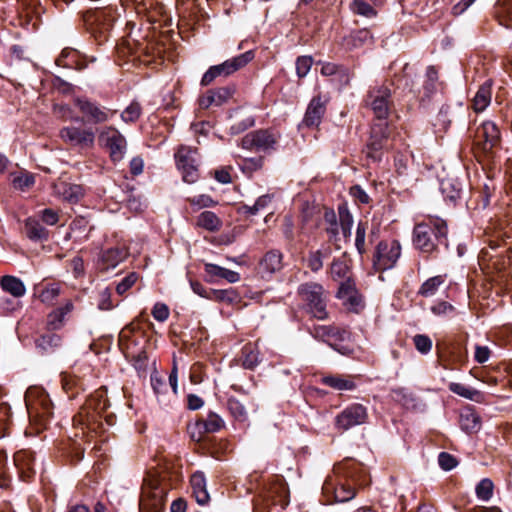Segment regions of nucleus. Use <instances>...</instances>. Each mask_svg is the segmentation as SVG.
Returning <instances> with one entry per match:
<instances>
[{"instance_id": "obj_1", "label": "nucleus", "mask_w": 512, "mask_h": 512, "mask_svg": "<svg viewBox=\"0 0 512 512\" xmlns=\"http://www.w3.org/2000/svg\"><path fill=\"white\" fill-rule=\"evenodd\" d=\"M255 480L257 497L254 500V512H282L290 502V493L285 479L280 475H272L266 480Z\"/></svg>"}, {"instance_id": "obj_2", "label": "nucleus", "mask_w": 512, "mask_h": 512, "mask_svg": "<svg viewBox=\"0 0 512 512\" xmlns=\"http://www.w3.org/2000/svg\"><path fill=\"white\" fill-rule=\"evenodd\" d=\"M355 485L364 486L348 472L346 464L334 467L333 474L328 475L322 486V494L327 503L348 502L356 495Z\"/></svg>"}, {"instance_id": "obj_3", "label": "nucleus", "mask_w": 512, "mask_h": 512, "mask_svg": "<svg viewBox=\"0 0 512 512\" xmlns=\"http://www.w3.org/2000/svg\"><path fill=\"white\" fill-rule=\"evenodd\" d=\"M448 227L439 217H428L426 222L418 223L413 229V244L422 253L432 254L439 245L447 247Z\"/></svg>"}, {"instance_id": "obj_4", "label": "nucleus", "mask_w": 512, "mask_h": 512, "mask_svg": "<svg viewBox=\"0 0 512 512\" xmlns=\"http://www.w3.org/2000/svg\"><path fill=\"white\" fill-rule=\"evenodd\" d=\"M166 493L167 486L156 475H148L142 484L139 512H163Z\"/></svg>"}, {"instance_id": "obj_5", "label": "nucleus", "mask_w": 512, "mask_h": 512, "mask_svg": "<svg viewBox=\"0 0 512 512\" xmlns=\"http://www.w3.org/2000/svg\"><path fill=\"white\" fill-rule=\"evenodd\" d=\"M108 406L109 404L107 399L104 397V393L97 391L89 397L85 405L81 407L78 414L73 417L74 427H80L83 431V435L85 434V428L95 431L98 419L106 411Z\"/></svg>"}, {"instance_id": "obj_6", "label": "nucleus", "mask_w": 512, "mask_h": 512, "mask_svg": "<svg viewBox=\"0 0 512 512\" xmlns=\"http://www.w3.org/2000/svg\"><path fill=\"white\" fill-rule=\"evenodd\" d=\"M298 295L311 316L318 320L328 318L327 293L321 284L316 282L301 284L298 287Z\"/></svg>"}, {"instance_id": "obj_7", "label": "nucleus", "mask_w": 512, "mask_h": 512, "mask_svg": "<svg viewBox=\"0 0 512 512\" xmlns=\"http://www.w3.org/2000/svg\"><path fill=\"white\" fill-rule=\"evenodd\" d=\"M25 403L30 421L36 425V431L39 432L46 427V423L52 415L51 400L44 391L29 389L25 395Z\"/></svg>"}, {"instance_id": "obj_8", "label": "nucleus", "mask_w": 512, "mask_h": 512, "mask_svg": "<svg viewBox=\"0 0 512 512\" xmlns=\"http://www.w3.org/2000/svg\"><path fill=\"white\" fill-rule=\"evenodd\" d=\"M115 20V12L111 7H96L83 14V21L87 29L99 39L106 40V34Z\"/></svg>"}, {"instance_id": "obj_9", "label": "nucleus", "mask_w": 512, "mask_h": 512, "mask_svg": "<svg viewBox=\"0 0 512 512\" xmlns=\"http://www.w3.org/2000/svg\"><path fill=\"white\" fill-rule=\"evenodd\" d=\"M100 146L106 148L111 160L116 163L123 160L127 151V141L121 132L113 126L103 127L98 134Z\"/></svg>"}, {"instance_id": "obj_10", "label": "nucleus", "mask_w": 512, "mask_h": 512, "mask_svg": "<svg viewBox=\"0 0 512 512\" xmlns=\"http://www.w3.org/2000/svg\"><path fill=\"white\" fill-rule=\"evenodd\" d=\"M367 420V408L362 404L353 403L336 415L334 424L338 431L345 432L356 426L365 424Z\"/></svg>"}, {"instance_id": "obj_11", "label": "nucleus", "mask_w": 512, "mask_h": 512, "mask_svg": "<svg viewBox=\"0 0 512 512\" xmlns=\"http://www.w3.org/2000/svg\"><path fill=\"white\" fill-rule=\"evenodd\" d=\"M401 255V246L397 240L381 241L376 247L373 267L376 271H385L395 266Z\"/></svg>"}, {"instance_id": "obj_12", "label": "nucleus", "mask_w": 512, "mask_h": 512, "mask_svg": "<svg viewBox=\"0 0 512 512\" xmlns=\"http://www.w3.org/2000/svg\"><path fill=\"white\" fill-rule=\"evenodd\" d=\"M387 137L388 125L386 122L374 123L372 125L370 137L364 150L366 157L372 162L381 160Z\"/></svg>"}, {"instance_id": "obj_13", "label": "nucleus", "mask_w": 512, "mask_h": 512, "mask_svg": "<svg viewBox=\"0 0 512 512\" xmlns=\"http://www.w3.org/2000/svg\"><path fill=\"white\" fill-rule=\"evenodd\" d=\"M500 143V131L492 121H485L475 132V147L489 156L492 150Z\"/></svg>"}, {"instance_id": "obj_14", "label": "nucleus", "mask_w": 512, "mask_h": 512, "mask_svg": "<svg viewBox=\"0 0 512 512\" xmlns=\"http://www.w3.org/2000/svg\"><path fill=\"white\" fill-rule=\"evenodd\" d=\"M197 150L190 147L181 146L175 154L178 169L182 173L184 182L195 183L199 177Z\"/></svg>"}, {"instance_id": "obj_15", "label": "nucleus", "mask_w": 512, "mask_h": 512, "mask_svg": "<svg viewBox=\"0 0 512 512\" xmlns=\"http://www.w3.org/2000/svg\"><path fill=\"white\" fill-rule=\"evenodd\" d=\"M367 103L373 110L379 122H385L391 106V90L386 84L372 88L367 97Z\"/></svg>"}, {"instance_id": "obj_16", "label": "nucleus", "mask_w": 512, "mask_h": 512, "mask_svg": "<svg viewBox=\"0 0 512 512\" xmlns=\"http://www.w3.org/2000/svg\"><path fill=\"white\" fill-rule=\"evenodd\" d=\"M278 135L269 130H257L246 134L241 140L243 149L269 152L275 150Z\"/></svg>"}, {"instance_id": "obj_17", "label": "nucleus", "mask_w": 512, "mask_h": 512, "mask_svg": "<svg viewBox=\"0 0 512 512\" xmlns=\"http://www.w3.org/2000/svg\"><path fill=\"white\" fill-rule=\"evenodd\" d=\"M59 136L64 143L81 149L91 148L95 142V134L91 129L76 126L63 127Z\"/></svg>"}, {"instance_id": "obj_18", "label": "nucleus", "mask_w": 512, "mask_h": 512, "mask_svg": "<svg viewBox=\"0 0 512 512\" xmlns=\"http://www.w3.org/2000/svg\"><path fill=\"white\" fill-rule=\"evenodd\" d=\"M75 105L78 107L80 112L86 117V119L94 124L107 122L115 113L114 111H111L106 107L100 106L87 98L75 99Z\"/></svg>"}, {"instance_id": "obj_19", "label": "nucleus", "mask_w": 512, "mask_h": 512, "mask_svg": "<svg viewBox=\"0 0 512 512\" xmlns=\"http://www.w3.org/2000/svg\"><path fill=\"white\" fill-rule=\"evenodd\" d=\"M500 248L499 244L495 241H490L488 247L483 248L479 254V263L482 269L487 270H502L506 266V260L503 257V252L498 251Z\"/></svg>"}, {"instance_id": "obj_20", "label": "nucleus", "mask_w": 512, "mask_h": 512, "mask_svg": "<svg viewBox=\"0 0 512 512\" xmlns=\"http://www.w3.org/2000/svg\"><path fill=\"white\" fill-rule=\"evenodd\" d=\"M336 297L350 310L358 311L362 307V297L355 288V283L350 279L340 284Z\"/></svg>"}, {"instance_id": "obj_21", "label": "nucleus", "mask_w": 512, "mask_h": 512, "mask_svg": "<svg viewBox=\"0 0 512 512\" xmlns=\"http://www.w3.org/2000/svg\"><path fill=\"white\" fill-rule=\"evenodd\" d=\"M283 267V254L276 249L270 250L260 259L258 271L262 277H268Z\"/></svg>"}, {"instance_id": "obj_22", "label": "nucleus", "mask_w": 512, "mask_h": 512, "mask_svg": "<svg viewBox=\"0 0 512 512\" xmlns=\"http://www.w3.org/2000/svg\"><path fill=\"white\" fill-rule=\"evenodd\" d=\"M253 57V52L247 51L243 54L233 57L232 59L226 60L219 65H214L213 67L220 77H227L246 66L253 59Z\"/></svg>"}, {"instance_id": "obj_23", "label": "nucleus", "mask_w": 512, "mask_h": 512, "mask_svg": "<svg viewBox=\"0 0 512 512\" xmlns=\"http://www.w3.org/2000/svg\"><path fill=\"white\" fill-rule=\"evenodd\" d=\"M14 463L23 480H29L35 474V457L32 451L23 449L16 452L14 454Z\"/></svg>"}, {"instance_id": "obj_24", "label": "nucleus", "mask_w": 512, "mask_h": 512, "mask_svg": "<svg viewBox=\"0 0 512 512\" xmlns=\"http://www.w3.org/2000/svg\"><path fill=\"white\" fill-rule=\"evenodd\" d=\"M233 92L234 90L229 87L208 90L199 98V106L202 109H208L212 105L221 106L232 97Z\"/></svg>"}, {"instance_id": "obj_25", "label": "nucleus", "mask_w": 512, "mask_h": 512, "mask_svg": "<svg viewBox=\"0 0 512 512\" xmlns=\"http://www.w3.org/2000/svg\"><path fill=\"white\" fill-rule=\"evenodd\" d=\"M326 100L322 99V97L315 96L311 99L304 119L303 124L307 127L318 126L321 122V119L326 111Z\"/></svg>"}, {"instance_id": "obj_26", "label": "nucleus", "mask_w": 512, "mask_h": 512, "mask_svg": "<svg viewBox=\"0 0 512 512\" xmlns=\"http://www.w3.org/2000/svg\"><path fill=\"white\" fill-rule=\"evenodd\" d=\"M54 193L65 201L76 203L83 196V189L80 185L59 181L54 184Z\"/></svg>"}, {"instance_id": "obj_27", "label": "nucleus", "mask_w": 512, "mask_h": 512, "mask_svg": "<svg viewBox=\"0 0 512 512\" xmlns=\"http://www.w3.org/2000/svg\"><path fill=\"white\" fill-rule=\"evenodd\" d=\"M322 383L337 391H352L356 389V383L353 376L329 375L321 379Z\"/></svg>"}, {"instance_id": "obj_28", "label": "nucleus", "mask_w": 512, "mask_h": 512, "mask_svg": "<svg viewBox=\"0 0 512 512\" xmlns=\"http://www.w3.org/2000/svg\"><path fill=\"white\" fill-rule=\"evenodd\" d=\"M460 427L466 433H477L481 428V418L477 412L468 407L460 414Z\"/></svg>"}, {"instance_id": "obj_29", "label": "nucleus", "mask_w": 512, "mask_h": 512, "mask_svg": "<svg viewBox=\"0 0 512 512\" xmlns=\"http://www.w3.org/2000/svg\"><path fill=\"white\" fill-rule=\"evenodd\" d=\"M74 308L71 300L65 302L62 307L53 310L47 316V328L49 331H55L60 329L64 324L65 316L70 313Z\"/></svg>"}, {"instance_id": "obj_30", "label": "nucleus", "mask_w": 512, "mask_h": 512, "mask_svg": "<svg viewBox=\"0 0 512 512\" xmlns=\"http://www.w3.org/2000/svg\"><path fill=\"white\" fill-rule=\"evenodd\" d=\"M192 493L198 504L204 505L209 500V494L206 490V481L201 472L194 473L190 479Z\"/></svg>"}, {"instance_id": "obj_31", "label": "nucleus", "mask_w": 512, "mask_h": 512, "mask_svg": "<svg viewBox=\"0 0 512 512\" xmlns=\"http://www.w3.org/2000/svg\"><path fill=\"white\" fill-rule=\"evenodd\" d=\"M311 335L318 340L328 341L331 338L344 339L346 332L331 325H314L310 330Z\"/></svg>"}, {"instance_id": "obj_32", "label": "nucleus", "mask_w": 512, "mask_h": 512, "mask_svg": "<svg viewBox=\"0 0 512 512\" xmlns=\"http://www.w3.org/2000/svg\"><path fill=\"white\" fill-rule=\"evenodd\" d=\"M1 288L16 298L25 295L26 288L24 283L15 276L5 275L0 279Z\"/></svg>"}, {"instance_id": "obj_33", "label": "nucleus", "mask_w": 512, "mask_h": 512, "mask_svg": "<svg viewBox=\"0 0 512 512\" xmlns=\"http://www.w3.org/2000/svg\"><path fill=\"white\" fill-rule=\"evenodd\" d=\"M61 383L62 388L69 399L75 398L81 391L84 390V384L82 380L75 375L63 373L61 375Z\"/></svg>"}, {"instance_id": "obj_34", "label": "nucleus", "mask_w": 512, "mask_h": 512, "mask_svg": "<svg viewBox=\"0 0 512 512\" xmlns=\"http://www.w3.org/2000/svg\"><path fill=\"white\" fill-rule=\"evenodd\" d=\"M372 39V35L369 30L367 29H359L352 33H350L348 36L344 37L343 39V45L348 50H353L356 48L361 47L368 41Z\"/></svg>"}, {"instance_id": "obj_35", "label": "nucleus", "mask_w": 512, "mask_h": 512, "mask_svg": "<svg viewBox=\"0 0 512 512\" xmlns=\"http://www.w3.org/2000/svg\"><path fill=\"white\" fill-rule=\"evenodd\" d=\"M491 81H486L483 85H481L473 98V109L476 112H481L486 109V107L491 102Z\"/></svg>"}, {"instance_id": "obj_36", "label": "nucleus", "mask_w": 512, "mask_h": 512, "mask_svg": "<svg viewBox=\"0 0 512 512\" xmlns=\"http://www.w3.org/2000/svg\"><path fill=\"white\" fill-rule=\"evenodd\" d=\"M25 232L29 239L34 241L46 240L48 238L47 229L36 218H28L25 221Z\"/></svg>"}, {"instance_id": "obj_37", "label": "nucleus", "mask_w": 512, "mask_h": 512, "mask_svg": "<svg viewBox=\"0 0 512 512\" xmlns=\"http://www.w3.org/2000/svg\"><path fill=\"white\" fill-rule=\"evenodd\" d=\"M449 390L463 398H466L471 401H475L477 403H481L484 401V395L480 391H478L472 387L466 386L462 383H456V382L450 383Z\"/></svg>"}, {"instance_id": "obj_38", "label": "nucleus", "mask_w": 512, "mask_h": 512, "mask_svg": "<svg viewBox=\"0 0 512 512\" xmlns=\"http://www.w3.org/2000/svg\"><path fill=\"white\" fill-rule=\"evenodd\" d=\"M495 14L500 25L512 28V0H498Z\"/></svg>"}, {"instance_id": "obj_39", "label": "nucleus", "mask_w": 512, "mask_h": 512, "mask_svg": "<svg viewBox=\"0 0 512 512\" xmlns=\"http://www.w3.org/2000/svg\"><path fill=\"white\" fill-rule=\"evenodd\" d=\"M187 433L190 439L194 442H205L209 439L207 428L204 425L203 419L196 420L195 422L187 425Z\"/></svg>"}, {"instance_id": "obj_40", "label": "nucleus", "mask_w": 512, "mask_h": 512, "mask_svg": "<svg viewBox=\"0 0 512 512\" xmlns=\"http://www.w3.org/2000/svg\"><path fill=\"white\" fill-rule=\"evenodd\" d=\"M446 275H437L427 279L420 287L418 294L423 297H430L436 294L438 288L444 284Z\"/></svg>"}, {"instance_id": "obj_41", "label": "nucleus", "mask_w": 512, "mask_h": 512, "mask_svg": "<svg viewBox=\"0 0 512 512\" xmlns=\"http://www.w3.org/2000/svg\"><path fill=\"white\" fill-rule=\"evenodd\" d=\"M197 225L208 231H217L221 227V220L214 212L204 211L197 218Z\"/></svg>"}, {"instance_id": "obj_42", "label": "nucleus", "mask_w": 512, "mask_h": 512, "mask_svg": "<svg viewBox=\"0 0 512 512\" xmlns=\"http://www.w3.org/2000/svg\"><path fill=\"white\" fill-rule=\"evenodd\" d=\"M349 7L352 13L355 15H359L365 18H374L377 16L376 9L365 0H353Z\"/></svg>"}, {"instance_id": "obj_43", "label": "nucleus", "mask_w": 512, "mask_h": 512, "mask_svg": "<svg viewBox=\"0 0 512 512\" xmlns=\"http://www.w3.org/2000/svg\"><path fill=\"white\" fill-rule=\"evenodd\" d=\"M235 121L230 126L231 134H240L250 127H252L255 123L254 118L252 116H242L241 111L235 112L234 115Z\"/></svg>"}, {"instance_id": "obj_44", "label": "nucleus", "mask_w": 512, "mask_h": 512, "mask_svg": "<svg viewBox=\"0 0 512 512\" xmlns=\"http://www.w3.org/2000/svg\"><path fill=\"white\" fill-rule=\"evenodd\" d=\"M127 256V251L121 248H110L103 252L102 260L107 267H115L122 262Z\"/></svg>"}, {"instance_id": "obj_45", "label": "nucleus", "mask_w": 512, "mask_h": 512, "mask_svg": "<svg viewBox=\"0 0 512 512\" xmlns=\"http://www.w3.org/2000/svg\"><path fill=\"white\" fill-rule=\"evenodd\" d=\"M369 229L368 221H360L356 229L355 247L359 254L363 255L367 251L366 233Z\"/></svg>"}, {"instance_id": "obj_46", "label": "nucleus", "mask_w": 512, "mask_h": 512, "mask_svg": "<svg viewBox=\"0 0 512 512\" xmlns=\"http://www.w3.org/2000/svg\"><path fill=\"white\" fill-rule=\"evenodd\" d=\"M259 364V353L251 346L242 349V366L245 369H254Z\"/></svg>"}, {"instance_id": "obj_47", "label": "nucleus", "mask_w": 512, "mask_h": 512, "mask_svg": "<svg viewBox=\"0 0 512 512\" xmlns=\"http://www.w3.org/2000/svg\"><path fill=\"white\" fill-rule=\"evenodd\" d=\"M441 190L444 196L451 201H456L460 198L461 188L457 181L452 179L442 181Z\"/></svg>"}, {"instance_id": "obj_48", "label": "nucleus", "mask_w": 512, "mask_h": 512, "mask_svg": "<svg viewBox=\"0 0 512 512\" xmlns=\"http://www.w3.org/2000/svg\"><path fill=\"white\" fill-rule=\"evenodd\" d=\"M61 337L55 333H46L39 337L36 341L37 347L41 348L44 351L51 350L60 346Z\"/></svg>"}, {"instance_id": "obj_49", "label": "nucleus", "mask_w": 512, "mask_h": 512, "mask_svg": "<svg viewBox=\"0 0 512 512\" xmlns=\"http://www.w3.org/2000/svg\"><path fill=\"white\" fill-rule=\"evenodd\" d=\"M348 271L349 267L345 259L338 258L333 260L330 267V274L334 280L346 278Z\"/></svg>"}, {"instance_id": "obj_50", "label": "nucleus", "mask_w": 512, "mask_h": 512, "mask_svg": "<svg viewBox=\"0 0 512 512\" xmlns=\"http://www.w3.org/2000/svg\"><path fill=\"white\" fill-rule=\"evenodd\" d=\"M227 407L231 415L238 421H245L247 419V411L243 403L238 399L231 397L228 399Z\"/></svg>"}, {"instance_id": "obj_51", "label": "nucleus", "mask_w": 512, "mask_h": 512, "mask_svg": "<svg viewBox=\"0 0 512 512\" xmlns=\"http://www.w3.org/2000/svg\"><path fill=\"white\" fill-rule=\"evenodd\" d=\"M493 482L488 479H482L476 486V495L479 499L488 501L493 495Z\"/></svg>"}, {"instance_id": "obj_52", "label": "nucleus", "mask_w": 512, "mask_h": 512, "mask_svg": "<svg viewBox=\"0 0 512 512\" xmlns=\"http://www.w3.org/2000/svg\"><path fill=\"white\" fill-rule=\"evenodd\" d=\"M60 295V287L57 284H50L39 293V299L45 304H53Z\"/></svg>"}, {"instance_id": "obj_53", "label": "nucleus", "mask_w": 512, "mask_h": 512, "mask_svg": "<svg viewBox=\"0 0 512 512\" xmlns=\"http://www.w3.org/2000/svg\"><path fill=\"white\" fill-rule=\"evenodd\" d=\"M272 197L270 195L260 196L253 205H244L242 209L249 215H256L259 211L263 210L271 202Z\"/></svg>"}, {"instance_id": "obj_54", "label": "nucleus", "mask_w": 512, "mask_h": 512, "mask_svg": "<svg viewBox=\"0 0 512 512\" xmlns=\"http://www.w3.org/2000/svg\"><path fill=\"white\" fill-rule=\"evenodd\" d=\"M134 332H135V328H134L133 324H130V325L126 326L125 328H123L119 335V345L122 350H127L128 353H130V349H131L130 341L134 339L133 338Z\"/></svg>"}, {"instance_id": "obj_55", "label": "nucleus", "mask_w": 512, "mask_h": 512, "mask_svg": "<svg viewBox=\"0 0 512 512\" xmlns=\"http://www.w3.org/2000/svg\"><path fill=\"white\" fill-rule=\"evenodd\" d=\"M141 115V106L137 102H132L126 109L122 112L121 118L124 122H135Z\"/></svg>"}, {"instance_id": "obj_56", "label": "nucleus", "mask_w": 512, "mask_h": 512, "mask_svg": "<svg viewBox=\"0 0 512 512\" xmlns=\"http://www.w3.org/2000/svg\"><path fill=\"white\" fill-rule=\"evenodd\" d=\"M203 422L209 434L219 431L224 426L223 419L214 412H210Z\"/></svg>"}, {"instance_id": "obj_57", "label": "nucleus", "mask_w": 512, "mask_h": 512, "mask_svg": "<svg viewBox=\"0 0 512 512\" xmlns=\"http://www.w3.org/2000/svg\"><path fill=\"white\" fill-rule=\"evenodd\" d=\"M351 80V73L349 69L343 65H341L336 72L335 76L332 78V82L335 83V85L342 89L343 87L347 86L350 83Z\"/></svg>"}, {"instance_id": "obj_58", "label": "nucleus", "mask_w": 512, "mask_h": 512, "mask_svg": "<svg viewBox=\"0 0 512 512\" xmlns=\"http://www.w3.org/2000/svg\"><path fill=\"white\" fill-rule=\"evenodd\" d=\"M10 423V407L6 403L0 404V438L8 433Z\"/></svg>"}, {"instance_id": "obj_59", "label": "nucleus", "mask_w": 512, "mask_h": 512, "mask_svg": "<svg viewBox=\"0 0 512 512\" xmlns=\"http://www.w3.org/2000/svg\"><path fill=\"white\" fill-rule=\"evenodd\" d=\"M313 59L311 56H300L296 60V73L299 78L305 77L311 69Z\"/></svg>"}, {"instance_id": "obj_60", "label": "nucleus", "mask_w": 512, "mask_h": 512, "mask_svg": "<svg viewBox=\"0 0 512 512\" xmlns=\"http://www.w3.org/2000/svg\"><path fill=\"white\" fill-rule=\"evenodd\" d=\"M426 82L424 89L427 93H433L437 89L438 71L434 66H429L426 71Z\"/></svg>"}, {"instance_id": "obj_61", "label": "nucleus", "mask_w": 512, "mask_h": 512, "mask_svg": "<svg viewBox=\"0 0 512 512\" xmlns=\"http://www.w3.org/2000/svg\"><path fill=\"white\" fill-rule=\"evenodd\" d=\"M413 342L416 349L422 354H427L432 349V340L427 335H415Z\"/></svg>"}, {"instance_id": "obj_62", "label": "nucleus", "mask_w": 512, "mask_h": 512, "mask_svg": "<svg viewBox=\"0 0 512 512\" xmlns=\"http://www.w3.org/2000/svg\"><path fill=\"white\" fill-rule=\"evenodd\" d=\"M438 463L443 470L449 471L457 466L458 461L453 455L441 452L438 456Z\"/></svg>"}, {"instance_id": "obj_63", "label": "nucleus", "mask_w": 512, "mask_h": 512, "mask_svg": "<svg viewBox=\"0 0 512 512\" xmlns=\"http://www.w3.org/2000/svg\"><path fill=\"white\" fill-rule=\"evenodd\" d=\"M138 275L134 272L128 274L124 277L121 282L116 286V292L119 295H123L126 291H128L137 281Z\"/></svg>"}, {"instance_id": "obj_64", "label": "nucleus", "mask_w": 512, "mask_h": 512, "mask_svg": "<svg viewBox=\"0 0 512 512\" xmlns=\"http://www.w3.org/2000/svg\"><path fill=\"white\" fill-rule=\"evenodd\" d=\"M210 293V300H217V301H226V302H233L235 299V294L232 289L230 290H215L212 289Z\"/></svg>"}]
</instances>
